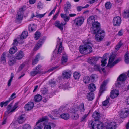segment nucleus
Returning a JSON list of instances; mask_svg holds the SVG:
<instances>
[{
	"label": "nucleus",
	"instance_id": "obj_31",
	"mask_svg": "<svg viewBox=\"0 0 129 129\" xmlns=\"http://www.w3.org/2000/svg\"><path fill=\"white\" fill-rule=\"evenodd\" d=\"M28 33L27 31H23L21 35V36L19 38H20V40L22 41V40L28 36Z\"/></svg>",
	"mask_w": 129,
	"mask_h": 129
},
{
	"label": "nucleus",
	"instance_id": "obj_48",
	"mask_svg": "<svg viewBox=\"0 0 129 129\" xmlns=\"http://www.w3.org/2000/svg\"><path fill=\"white\" fill-rule=\"evenodd\" d=\"M122 43L120 41L118 43V44L116 46L115 48V51H117L121 47L122 45Z\"/></svg>",
	"mask_w": 129,
	"mask_h": 129
},
{
	"label": "nucleus",
	"instance_id": "obj_19",
	"mask_svg": "<svg viewBox=\"0 0 129 129\" xmlns=\"http://www.w3.org/2000/svg\"><path fill=\"white\" fill-rule=\"evenodd\" d=\"M99 58V57H90L88 59V61L90 64H94L98 60Z\"/></svg>",
	"mask_w": 129,
	"mask_h": 129
},
{
	"label": "nucleus",
	"instance_id": "obj_58",
	"mask_svg": "<svg viewBox=\"0 0 129 129\" xmlns=\"http://www.w3.org/2000/svg\"><path fill=\"white\" fill-rule=\"evenodd\" d=\"M37 72V71H36L35 70H34L33 71L31 72V75L32 76H34L38 74V73Z\"/></svg>",
	"mask_w": 129,
	"mask_h": 129
},
{
	"label": "nucleus",
	"instance_id": "obj_61",
	"mask_svg": "<svg viewBox=\"0 0 129 129\" xmlns=\"http://www.w3.org/2000/svg\"><path fill=\"white\" fill-rule=\"evenodd\" d=\"M45 14H46V13H45L43 14H38V15H36V17H37V18H41L43 17Z\"/></svg>",
	"mask_w": 129,
	"mask_h": 129
},
{
	"label": "nucleus",
	"instance_id": "obj_7",
	"mask_svg": "<svg viewBox=\"0 0 129 129\" xmlns=\"http://www.w3.org/2000/svg\"><path fill=\"white\" fill-rule=\"evenodd\" d=\"M62 50V45L61 42H60V45L58 50L56 49L53 51V57L51 58V60L53 59V57L54 58L56 57L57 54H60Z\"/></svg>",
	"mask_w": 129,
	"mask_h": 129
},
{
	"label": "nucleus",
	"instance_id": "obj_10",
	"mask_svg": "<svg viewBox=\"0 0 129 129\" xmlns=\"http://www.w3.org/2000/svg\"><path fill=\"white\" fill-rule=\"evenodd\" d=\"M84 20V18L83 17H78L74 20V23L77 26H80L83 23Z\"/></svg>",
	"mask_w": 129,
	"mask_h": 129
},
{
	"label": "nucleus",
	"instance_id": "obj_20",
	"mask_svg": "<svg viewBox=\"0 0 129 129\" xmlns=\"http://www.w3.org/2000/svg\"><path fill=\"white\" fill-rule=\"evenodd\" d=\"M25 120L24 115L22 114L18 117L17 121L19 123L21 124L24 122Z\"/></svg>",
	"mask_w": 129,
	"mask_h": 129
},
{
	"label": "nucleus",
	"instance_id": "obj_57",
	"mask_svg": "<svg viewBox=\"0 0 129 129\" xmlns=\"http://www.w3.org/2000/svg\"><path fill=\"white\" fill-rule=\"evenodd\" d=\"M74 115L72 116V118L74 120L77 119L79 117V115L77 114H74Z\"/></svg>",
	"mask_w": 129,
	"mask_h": 129
},
{
	"label": "nucleus",
	"instance_id": "obj_54",
	"mask_svg": "<svg viewBox=\"0 0 129 129\" xmlns=\"http://www.w3.org/2000/svg\"><path fill=\"white\" fill-rule=\"evenodd\" d=\"M25 64L24 63H23L19 67L18 70V72H19L21 70H22V69L25 66Z\"/></svg>",
	"mask_w": 129,
	"mask_h": 129
},
{
	"label": "nucleus",
	"instance_id": "obj_46",
	"mask_svg": "<svg viewBox=\"0 0 129 129\" xmlns=\"http://www.w3.org/2000/svg\"><path fill=\"white\" fill-rule=\"evenodd\" d=\"M41 33L37 31L35 32L34 36V37L35 39L36 40H38L39 39Z\"/></svg>",
	"mask_w": 129,
	"mask_h": 129
},
{
	"label": "nucleus",
	"instance_id": "obj_30",
	"mask_svg": "<svg viewBox=\"0 0 129 129\" xmlns=\"http://www.w3.org/2000/svg\"><path fill=\"white\" fill-rule=\"evenodd\" d=\"M69 13H66L65 14H61V16L62 18L64 19V20L67 22H68L69 20L70 19V17L69 16H67L69 14Z\"/></svg>",
	"mask_w": 129,
	"mask_h": 129
},
{
	"label": "nucleus",
	"instance_id": "obj_17",
	"mask_svg": "<svg viewBox=\"0 0 129 129\" xmlns=\"http://www.w3.org/2000/svg\"><path fill=\"white\" fill-rule=\"evenodd\" d=\"M62 75L63 76V77L62 76H59L58 77L59 80H63L62 79L64 78L67 79L69 78L71 76V74L70 72L67 71L63 72L62 73Z\"/></svg>",
	"mask_w": 129,
	"mask_h": 129
},
{
	"label": "nucleus",
	"instance_id": "obj_34",
	"mask_svg": "<svg viewBox=\"0 0 129 129\" xmlns=\"http://www.w3.org/2000/svg\"><path fill=\"white\" fill-rule=\"evenodd\" d=\"M92 117L95 120H98L100 117V113L96 111L94 112L92 115Z\"/></svg>",
	"mask_w": 129,
	"mask_h": 129
},
{
	"label": "nucleus",
	"instance_id": "obj_14",
	"mask_svg": "<svg viewBox=\"0 0 129 129\" xmlns=\"http://www.w3.org/2000/svg\"><path fill=\"white\" fill-rule=\"evenodd\" d=\"M25 54L22 50L17 52L15 54V59L17 60H20L24 57Z\"/></svg>",
	"mask_w": 129,
	"mask_h": 129
},
{
	"label": "nucleus",
	"instance_id": "obj_22",
	"mask_svg": "<svg viewBox=\"0 0 129 129\" xmlns=\"http://www.w3.org/2000/svg\"><path fill=\"white\" fill-rule=\"evenodd\" d=\"M34 106V103L32 102H29L25 105L24 108L26 110L29 111L31 110Z\"/></svg>",
	"mask_w": 129,
	"mask_h": 129
},
{
	"label": "nucleus",
	"instance_id": "obj_18",
	"mask_svg": "<svg viewBox=\"0 0 129 129\" xmlns=\"http://www.w3.org/2000/svg\"><path fill=\"white\" fill-rule=\"evenodd\" d=\"M129 114V110H125L123 111H121L120 114V116L122 118H126Z\"/></svg>",
	"mask_w": 129,
	"mask_h": 129
},
{
	"label": "nucleus",
	"instance_id": "obj_45",
	"mask_svg": "<svg viewBox=\"0 0 129 129\" xmlns=\"http://www.w3.org/2000/svg\"><path fill=\"white\" fill-rule=\"evenodd\" d=\"M15 59H12L9 60L8 62V63L10 66H12L15 64L16 62V61Z\"/></svg>",
	"mask_w": 129,
	"mask_h": 129
},
{
	"label": "nucleus",
	"instance_id": "obj_50",
	"mask_svg": "<svg viewBox=\"0 0 129 129\" xmlns=\"http://www.w3.org/2000/svg\"><path fill=\"white\" fill-rule=\"evenodd\" d=\"M109 99L110 98L108 97V98H107L105 101L103 102L102 104L103 106H105L108 105L109 103Z\"/></svg>",
	"mask_w": 129,
	"mask_h": 129
},
{
	"label": "nucleus",
	"instance_id": "obj_28",
	"mask_svg": "<svg viewBox=\"0 0 129 129\" xmlns=\"http://www.w3.org/2000/svg\"><path fill=\"white\" fill-rule=\"evenodd\" d=\"M86 97L88 101H91L93 100L94 98V93L93 92L88 93Z\"/></svg>",
	"mask_w": 129,
	"mask_h": 129
},
{
	"label": "nucleus",
	"instance_id": "obj_64",
	"mask_svg": "<svg viewBox=\"0 0 129 129\" xmlns=\"http://www.w3.org/2000/svg\"><path fill=\"white\" fill-rule=\"evenodd\" d=\"M51 127L50 125H46L44 128V129H51Z\"/></svg>",
	"mask_w": 129,
	"mask_h": 129
},
{
	"label": "nucleus",
	"instance_id": "obj_4",
	"mask_svg": "<svg viewBox=\"0 0 129 129\" xmlns=\"http://www.w3.org/2000/svg\"><path fill=\"white\" fill-rule=\"evenodd\" d=\"M92 129H103V125L102 122L99 120H95L91 124Z\"/></svg>",
	"mask_w": 129,
	"mask_h": 129
},
{
	"label": "nucleus",
	"instance_id": "obj_55",
	"mask_svg": "<svg viewBox=\"0 0 129 129\" xmlns=\"http://www.w3.org/2000/svg\"><path fill=\"white\" fill-rule=\"evenodd\" d=\"M123 81H118L115 84V85L116 87H120Z\"/></svg>",
	"mask_w": 129,
	"mask_h": 129
},
{
	"label": "nucleus",
	"instance_id": "obj_56",
	"mask_svg": "<svg viewBox=\"0 0 129 129\" xmlns=\"http://www.w3.org/2000/svg\"><path fill=\"white\" fill-rule=\"evenodd\" d=\"M37 8L38 9H40V8H43L42 4L41 2L40 1L38 3L37 5Z\"/></svg>",
	"mask_w": 129,
	"mask_h": 129
},
{
	"label": "nucleus",
	"instance_id": "obj_60",
	"mask_svg": "<svg viewBox=\"0 0 129 129\" xmlns=\"http://www.w3.org/2000/svg\"><path fill=\"white\" fill-rule=\"evenodd\" d=\"M60 12V10H59L58 11V12L53 17V19L54 20H55L56 19V18H57V16L59 14V13Z\"/></svg>",
	"mask_w": 129,
	"mask_h": 129
},
{
	"label": "nucleus",
	"instance_id": "obj_5",
	"mask_svg": "<svg viewBox=\"0 0 129 129\" xmlns=\"http://www.w3.org/2000/svg\"><path fill=\"white\" fill-rule=\"evenodd\" d=\"M94 33L95 34V39L98 42L101 41L105 36L104 31L101 29Z\"/></svg>",
	"mask_w": 129,
	"mask_h": 129
},
{
	"label": "nucleus",
	"instance_id": "obj_59",
	"mask_svg": "<svg viewBox=\"0 0 129 129\" xmlns=\"http://www.w3.org/2000/svg\"><path fill=\"white\" fill-rule=\"evenodd\" d=\"M100 66L99 65H94V69L95 70H98L99 71L100 70Z\"/></svg>",
	"mask_w": 129,
	"mask_h": 129
},
{
	"label": "nucleus",
	"instance_id": "obj_32",
	"mask_svg": "<svg viewBox=\"0 0 129 129\" xmlns=\"http://www.w3.org/2000/svg\"><path fill=\"white\" fill-rule=\"evenodd\" d=\"M13 42L12 44L13 45V46H16L18 45V43H21L22 41H21L20 39V38L18 37L17 39H15L13 41Z\"/></svg>",
	"mask_w": 129,
	"mask_h": 129
},
{
	"label": "nucleus",
	"instance_id": "obj_44",
	"mask_svg": "<svg viewBox=\"0 0 129 129\" xmlns=\"http://www.w3.org/2000/svg\"><path fill=\"white\" fill-rule=\"evenodd\" d=\"M123 17L127 18L129 17V10H126L124 11L123 14Z\"/></svg>",
	"mask_w": 129,
	"mask_h": 129
},
{
	"label": "nucleus",
	"instance_id": "obj_39",
	"mask_svg": "<svg viewBox=\"0 0 129 129\" xmlns=\"http://www.w3.org/2000/svg\"><path fill=\"white\" fill-rule=\"evenodd\" d=\"M42 99V96L39 94L37 95L34 97V100L36 102L40 101Z\"/></svg>",
	"mask_w": 129,
	"mask_h": 129
},
{
	"label": "nucleus",
	"instance_id": "obj_63",
	"mask_svg": "<svg viewBox=\"0 0 129 129\" xmlns=\"http://www.w3.org/2000/svg\"><path fill=\"white\" fill-rule=\"evenodd\" d=\"M56 8L55 7L54 8V9L49 13L48 16H51L53 13H54L55 11Z\"/></svg>",
	"mask_w": 129,
	"mask_h": 129
},
{
	"label": "nucleus",
	"instance_id": "obj_25",
	"mask_svg": "<svg viewBox=\"0 0 129 129\" xmlns=\"http://www.w3.org/2000/svg\"><path fill=\"white\" fill-rule=\"evenodd\" d=\"M44 41V39H40L39 41L35 48L36 50H38L42 45Z\"/></svg>",
	"mask_w": 129,
	"mask_h": 129
},
{
	"label": "nucleus",
	"instance_id": "obj_47",
	"mask_svg": "<svg viewBox=\"0 0 129 129\" xmlns=\"http://www.w3.org/2000/svg\"><path fill=\"white\" fill-rule=\"evenodd\" d=\"M41 66L40 65H38L35 67V69H34L36 71H37L38 73H40L41 72Z\"/></svg>",
	"mask_w": 129,
	"mask_h": 129
},
{
	"label": "nucleus",
	"instance_id": "obj_15",
	"mask_svg": "<svg viewBox=\"0 0 129 129\" xmlns=\"http://www.w3.org/2000/svg\"><path fill=\"white\" fill-rule=\"evenodd\" d=\"M107 81H104L102 83L100 87L99 93V96H100L104 91L106 90V86L107 84Z\"/></svg>",
	"mask_w": 129,
	"mask_h": 129
},
{
	"label": "nucleus",
	"instance_id": "obj_51",
	"mask_svg": "<svg viewBox=\"0 0 129 129\" xmlns=\"http://www.w3.org/2000/svg\"><path fill=\"white\" fill-rule=\"evenodd\" d=\"M106 59L105 58L104 59H102V60L101 61V62L102 63L101 66L102 67H103L105 66L106 64L107 63L106 62Z\"/></svg>",
	"mask_w": 129,
	"mask_h": 129
},
{
	"label": "nucleus",
	"instance_id": "obj_53",
	"mask_svg": "<svg viewBox=\"0 0 129 129\" xmlns=\"http://www.w3.org/2000/svg\"><path fill=\"white\" fill-rule=\"evenodd\" d=\"M23 129H31V127L29 125L26 124L23 126Z\"/></svg>",
	"mask_w": 129,
	"mask_h": 129
},
{
	"label": "nucleus",
	"instance_id": "obj_1",
	"mask_svg": "<svg viewBox=\"0 0 129 129\" xmlns=\"http://www.w3.org/2000/svg\"><path fill=\"white\" fill-rule=\"evenodd\" d=\"M89 42H86L82 46H80L79 48L80 52L82 54H90L92 51V47L88 45Z\"/></svg>",
	"mask_w": 129,
	"mask_h": 129
},
{
	"label": "nucleus",
	"instance_id": "obj_21",
	"mask_svg": "<svg viewBox=\"0 0 129 129\" xmlns=\"http://www.w3.org/2000/svg\"><path fill=\"white\" fill-rule=\"evenodd\" d=\"M119 93V92L118 90L115 89L112 90L110 93V97L112 98H114L117 96Z\"/></svg>",
	"mask_w": 129,
	"mask_h": 129
},
{
	"label": "nucleus",
	"instance_id": "obj_26",
	"mask_svg": "<svg viewBox=\"0 0 129 129\" xmlns=\"http://www.w3.org/2000/svg\"><path fill=\"white\" fill-rule=\"evenodd\" d=\"M54 25L56 27L58 28L61 31L63 30V27L61 23H60L59 21H56L55 22Z\"/></svg>",
	"mask_w": 129,
	"mask_h": 129
},
{
	"label": "nucleus",
	"instance_id": "obj_29",
	"mask_svg": "<svg viewBox=\"0 0 129 129\" xmlns=\"http://www.w3.org/2000/svg\"><path fill=\"white\" fill-rule=\"evenodd\" d=\"M36 26L34 24H30L28 27V30L30 32L35 31L36 30Z\"/></svg>",
	"mask_w": 129,
	"mask_h": 129
},
{
	"label": "nucleus",
	"instance_id": "obj_41",
	"mask_svg": "<svg viewBox=\"0 0 129 129\" xmlns=\"http://www.w3.org/2000/svg\"><path fill=\"white\" fill-rule=\"evenodd\" d=\"M73 75L75 80H78L81 76L80 74L79 73L76 72L73 73Z\"/></svg>",
	"mask_w": 129,
	"mask_h": 129
},
{
	"label": "nucleus",
	"instance_id": "obj_52",
	"mask_svg": "<svg viewBox=\"0 0 129 129\" xmlns=\"http://www.w3.org/2000/svg\"><path fill=\"white\" fill-rule=\"evenodd\" d=\"M105 6L107 9H109L111 7V4L110 2H107L105 4Z\"/></svg>",
	"mask_w": 129,
	"mask_h": 129
},
{
	"label": "nucleus",
	"instance_id": "obj_40",
	"mask_svg": "<svg viewBox=\"0 0 129 129\" xmlns=\"http://www.w3.org/2000/svg\"><path fill=\"white\" fill-rule=\"evenodd\" d=\"M40 57V54H39L36 55L35 57V58L34 59L33 61L32 64L34 65L36 64L38 61V58H39Z\"/></svg>",
	"mask_w": 129,
	"mask_h": 129
},
{
	"label": "nucleus",
	"instance_id": "obj_62",
	"mask_svg": "<svg viewBox=\"0 0 129 129\" xmlns=\"http://www.w3.org/2000/svg\"><path fill=\"white\" fill-rule=\"evenodd\" d=\"M83 81H90V77L89 76L84 77L83 79Z\"/></svg>",
	"mask_w": 129,
	"mask_h": 129
},
{
	"label": "nucleus",
	"instance_id": "obj_33",
	"mask_svg": "<svg viewBox=\"0 0 129 129\" xmlns=\"http://www.w3.org/2000/svg\"><path fill=\"white\" fill-rule=\"evenodd\" d=\"M41 93L43 95L48 96L49 94V92L47 89L46 88H42L41 91Z\"/></svg>",
	"mask_w": 129,
	"mask_h": 129
},
{
	"label": "nucleus",
	"instance_id": "obj_27",
	"mask_svg": "<svg viewBox=\"0 0 129 129\" xmlns=\"http://www.w3.org/2000/svg\"><path fill=\"white\" fill-rule=\"evenodd\" d=\"M88 89L91 92L95 91L96 89V87L95 84L91 83L88 86Z\"/></svg>",
	"mask_w": 129,
	"mask_h": 129
},
{
	"label": "nucleus",
	"instance_id": "obj_35",
	"mask_svg": "<svg viewBox=\"0 0 129 129\" xmlns=\"http://www.w3.org/2000/svg\"><path fill=\"white\" fill-rule=\"evenodd\" d=\"M6 52L3 53L1 58V63L5 64L6 62L5 57L6 56Z\"/></svg>",
	"mask_w": 129,
	"mask_h": 129
},
{
	"label": "nucleus",
	"instance_id": "obj_36",
	"mask_svg": "<svg viewBox=\"0 0 129 129\" xmlns=\"http://www.w3.org/2000/svg\"><path fill=\"white\" fill-rule=\"evenodd\" d=\"M17 51V48L15 46H13L9 50V52L11 54L14 53Z\"/></svg>",
	"mask_w": 129,
	"mask_h": 129
},
{
	"label": "nucleus",
	"instance_id": "obj_37",
	"mask_svg": "<svg viewBox=\"0 0 129 129\" xmlns=\"http://www.w3.org/2000/svg\"><path fill=\"white\" fill-rule=\"evenodd\" d=\"M129 53L128 51H127L124 56L125 62L127 64H129Z\"/></svg>",
	"mask_w": 129,
	"mask_h": 129
},
{
	"label": "nucleus",
	"instance_id": "obj_9",
	"mask_svg": "<svg viewBox=\"0 0 129 129\" xmlns=\"http://www.w3.org/2000/svg\"><path fill=\"white\" fill-rule=\"evenodd\" d=\"M91 28L93 31V33L98 31L101 30L100 24L97 21L94 22L93 23Z\"/></svg>",
	"mask_w": 129,
	"mask_h": 129
},
{
	"label": "nucleus",
	"instance_id": "obj_13",
	"mask_svg": "<svg viewBox=\"0 0 129 129\" xmlns=\"http://www.w3.org/2000/svg\"><path fill=\"white\" fill-rule=\"evenodd\" d=\"M106 126L107 129H115L116 126V122L114 121H108Z\"/></svg>",
	"mask_w": 129,
	"mask_h": 129
},
{
	"label": "nucleus",
	"instance_id": "obj_3",
	"mask_svg": "<svg viewBox=\"0 0 129 129\" xmlns=\"http://www.w3.org/2000/svg\"><path fill=\"white\" fill-rule=\"evenodd\" d=\"M13 104V103H11L8 106L7 110L5 112L6 114L7 115L10 113L14 112L18 107V102L16 103L12 107Z\"/></svg>",
	"mask_w": 129,
	"mask_h": 129
},
{
	"label": "nucleus",
	"instance_id": "obj_49",
	"mask_svg": "<svg viewBox=\"0 0 129 129\" xmlns=\"http://www.w3.org/2000/svg\"><path fill=\"white\" fill-rule=\"evenodd\" d=\"M16 98V93H13L11 96L10 97L7 101H9V102L11 100L14 99Z\"/></svg>",
	"mask_w": 129,
	"mask_h": 129
},
{
	"label": "nucleus",
	"instance_id": "obj_23",
	"mask_svg": "<svg viewBox=\"0 0 129 129\" xmlns=\"http://www.w3.org/2000/svg\"><path fill=\"white\" fill-rule=\"evenodd\" d=\"M127 76L125 73L121 74L117 78V81H125L126 80Z\"/></svg>",
	"mask_w": 129,
	"mask_h": 129
},
{
	"label": "nucleus",
	"instance_id": "obj_38",
	"mask_svg": "<svg viewBox=\"0 0 129 129\" xmlns=\"http://www.w3.org/2000/svg\"><path fill=\"white\" fill-rule=\"evenodd\" d=\"M60 116L61 118L64 120H68L70 117L69 114L67 113L62 114Z\"/></svg>",
	"mask_w": 129,
	"mask_h": 129
},
{
	"label": "nucleus",
	"instance_id": "obj_6",
	"mask_svg": "<svg viewBox=\"0 0 129 129\" xmlns=\"http://www.w3.org/2000/svg\"><path fill=\"white\" fill-rule=\"evenodd\" d=\"M48 119L47 117L44 116L39 119L36 123V127L34 129H42L43 127L41 122L43 121L47 122Z\"/></svg>",
	"mask_w": 129,
	"mask_h": 129
},
{
	"label": "nucleus",
	"instance_id": "obj_11",
	"mask_svg": "<svg viewBox=\"0 0 129 129\" xmlns=\"http://www.w3.org/2000/svg\"><path fill=\"white\" fill-rule=\"evenodd\" d=\"M121 22V19L119 16L114 17L113 19V23L115 26H119L120 25Z\"/></svg>",
	"mask_w": 129,
	"mask_h": 129
},
{
	"label": "nucleus",
	"instance_id": "obj_24",
	"mask_svg": "<svg viewBox=\"0 0 129 129\" xmlns=\"http://www.w3.org/2000/svg\"><path fill=\"white\" fill-rule=\"evenodd\" d=\"M63 107H61L59 109V110H55L52 111V114L54 115V116L56 117L58 116V114L59 113L61 112L63 110Z\"/></svg>",
	"mask_w": 129,
	"mask_h": 129
},
{
	"label": "nucleus",
	"instance_id": "obj_43",
	"mask_svg": "<svg viewBox=\"0 0 129 129\" xmlns=\"http://www.w3.org/2000/svg\"><path fill=\"white\" fill-rule=\"evenodd\" d=\"M95 18L93 16H90L87 20V22L89 23H90L91 22H93V21L95 20Z\"/></svg>",
	"mask_w": 129,
	"mask_h": 129
},
{
	"label": "nucleus",
	"instance_id": "obj_8",
	"mask_svg": "<svg viewBox=\"0 0 129 129\" xmlns=\"http://www.w3.org/2000/svg\"><path fill=\"white\" fill-rule=\"evenodd\" d=\"M80 108V111L81 112H84L85 109L84 107V104L83 103H81L79 106L78 105H76L73 109L72 112L74 114L78 111Z\"/></svg>",
	"mask_w": 129,
	"mask_h": 129
},
{
	"label": "nucleus",
	"instance_id": "obj_16",
	"mask_svg": "<svg viewBox=\"0 0 129 129\" xmlns=\"http://www.w3.org/2000/svg\"><path fill=\"white\" fill-rule=\"evenodd\" d=\"M71 5L69 2L67 1L64 6V10L65 13H69L71 12Z\"/></svg>",
	"mask_w": 129,
	"mask_h": 129
},
{
	"label": "nucleus",
	"instance_id": "obj_2",
	"mask_svg": "<svg viewBox=\"0 0 129 129\" xmlns=\"http://www.w3.org/2000/svg\"><path fill=\"white\" fill-rule=\"evenodd\" d=\"M115 57L116 56L115 55H111L110 56L107 66L110 67V68H111L121 61V59L119 58L113 62Z\"/></svg>",
	"mask_w": 129,
	"mask_h": 129
},
{
	"label": "nucleus",
	"instance_id": "obj_42",
	"mask_svg": "<svg viewBox=\"0 0 129 129\" xmlns=\"http://www.w3.org/2000/svg\"><path fill=\"white\" fill-rule=\"evenodd\" d=\"M61 60V64H64L67 61L68 57L67 56L65 55L62 56Z\"/></svg>",
	"mask_w": 129,
	"mask_h": 129
},
{
	"label": "nucleus",
	"instance_id": "obj_12",
	"mask_svg": "<svg viewBox=\"0 0 129 129\" xmlns=\"http://www.w3.org/2000/svg\"><path fill=\"white\" fill-rule=\"evenodd\" d=\"M23 9V8L20 9L19 11L17 13L16 16V19L18 21L22 20V19L24 12Z\"/></svg>",
	"mask_w": 129,
	"mask_h": 129
}]
</instances>
